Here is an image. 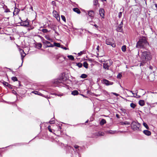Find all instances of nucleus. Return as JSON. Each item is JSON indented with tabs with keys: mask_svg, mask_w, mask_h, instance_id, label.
Returning <instances> with one entry per match:
<instances>
[{
	"mask_svg": "<svg viewBox=\"0 0 157 157\" xmlns=\"http://www.w3.org/2000/svg\"><path fill=\"white\" fill-rule=\"evenodd\" d=\"M102 82L103 84H105L106 86L112 85L113 83V82H110L109 80L105 79H103L102 81Z\"/></svg>",
	"mask_w": 157,
	"mask_h": 157,
	"instance_id": "nucleus-8",
	"label": "nucleus"
},
{
	"mask_svg": "<svg viewBox=\"0 0 157 157\" xmlns=\"http://www.w3.org/2000/svg\"><path fill=\"white\" fill-rule=\"evenodd\" d=\"M116 117L118 118H119L120 117L118 114H116Z\"/></svg>",
	"mask_w": 157,
	"mask_h": 157,
	"instance_id": "nucleus-50",
	"label": "nucleus"
},
{
	"mask_svg": "<svg viewBox=\"0 0 157 157\" xmlns=\"http://www.w3.org/2000/svg\"><path fill=\"white\" fill-rule=\"evenodd\" d=\"M146 61H145V62L142 61V62L140 64V66H141L144 65V64H145V63H146Z\"/></svg>",
	"mask_w": 157,
	"mask_h": 157,
	"instance_id": "nucleus-43",
	"label": "nucleus"
},
{
	"mask_svg": "<svg viewBox=\"0 0 157 157\" xmlns=\"http://www.w3.org/2000/svg\"><path fill=\"white\" fill-rule=\"evenodd\" d=\"M121 50L123 52H125L126 51V46L125 45H123L122 47Z\"/></svg>",
	"mask_w": 157,
	"mask_h": 157,
	"instance_id": "nucleus-31",
	"label": "nucleus"
},
{
	"mask_svg": "<svg viewBox=\"0 0 157 157\" xmlns=\"http://www.w3.org/2000/svg\"><path fill=\"white\" fill-rule=\"evenodd\" d=\"M88 14L89 16L93 18L94 16V12L93 10H89L88 11Z\"/></svg>",
	"mask_w": 157,
	"mask_h": 157,
	"instance_id": "nucleus-12",
	"label": "nucleus"
},
{
	"mask_svg": "<svg viewBox=\"0 0 157 157\" xmlns=\"http://www.w3.org/2000/svg\"><path fill=\"white\" fill-rule=\"evenodd\" d=\"M56 13V11H55V12H53V13L54 14V13Z\"/></svg>",
	"mask_w": 157,
	"mask_h": 157,
	"instance_id": "nucleus-60",
	"label": "nucleus"
},
{
	"mask_svg": "<svg viewBox=\"0 0 157 157\" xmlns=\"http://www.w3.org/2000/svg\"><path fill=\"white\" fill-rule=\"evenodd\" d=\"M14 12H14H14H13V15H14V14H15V13H14Z\"/></svg>",
	"mask_w": 157,
	"mask_h": 157,
	"instance_id": "nucleus-62",
	"label": "nucleus"
},
{
	"mask_svg": "<svg viewBox=\"0 0 157 157\" xmlns=\"http://www.w3.org/2000/svg\"><path fill=\"white\" fill-rule=\"evenodd\" d=\"M58 127V128L59 129H61V126H59Z\"/></svg>",
	"mask_w": 157,
	"mask_h": 157,
	"instance_id": "nucleus-53",
	"label": "nucleus"
},
{
	"mask_svg": "<svg viewBox=\"0 0 157 157\" xmlns=\"http://www.w3.org/2000/svg\"><path fill=\"white\" fill-rule=\"evenodd\" d=\"M44 37L46 39L49 40L51 41H52V39L50 38V36L49 35H45Z\"/></svg>",
	"mask_w": 157,
	"mask_h": 157,
	"instance_id": "nucleus-21",
	"label": "nucleus"
},
{
	"mask_svg": "<svg viewBox=\"0 0 157 157\" xmlns=\"http://www.w3.org/2000/svg\"><path fill=\"white\" fill-rule=\"evenodd\" d=\"M42 31L44 33H47L48 32V30L46 29H43L42 30Z\"/></svg>",
	"mask_w": 157,
	"mask_h": 157,
	"instance_id": "nucleus-38",
	"label": "nucleus"
},
{
	"mask_svg": "<svg viewBox=\"0 0 157 157\" xmlns=\"http://www.w3.org/2000/svg\"><path fill=\"white\" fill-rule=\"evenodd\" d=\"M87 77V75H86L85 74H82L80 76V77L81 78H86Z\"/></svg>",
	"mask_w": 157,
	"mask_h": 157,
	"instance_id": "nucleus-29",
	"label": "nucleus"
},
{
	"mask_svg": "<svg viewBox=\"0 0 157 157\" xmlns=\"http://www.w3.org/2000/svg\"><path fill=\"white\" fill-rule=\"evenodd\" d=\"M153 67H152L151 66H150L149 67V68L150 69H151L152 70V69Z\"/></svg>",
	"mask_w": 157,
	"mask_h": 157,
	"instance_id": "nucleus-54",
	"label": "nucleus"
},
{
	"mask_svg": "<svg viewBox=\"0 0 157 157\" xmlns=\"http://www.w3.org/2000/svg\"><path fill=\"white\" fill-rule=\"evenodd\" d=\"M1 29V28L0 27V30Z\"/></svg>",
	"mask_w": 157,
	"mask_h": 157,
	"instance_id": "nucleus-63",
	"label": "nucleus"
},
{
	"mask_svg": "<svg viewBox=\"0 0 157 157\" xmlns=\"http://www.w3.org/2000/svg\"><path fill=\"white\" fill-rule=\"evenodd\" d=\"M99 46H97V48H96L97 50H98V51L99 50Z\"/></svg>",
	"mask_w": 157,
	"mask_h": 157,
	"instance_id": "nucleus-56",
	"label": "nucleus"
},
{
	"mask_svg": "<svg viewBox=\"0 0 157 157\" xmlns=\"http://www.w3.org/2000/svg\"><path fill=\"white\" fill-rule=\"evenodd\" d=\"M88 120H87V121H86L85 123H87V122H88Z\"/></svg>",
	"mask_w": 157,
	"mask_h": 157,
	"instance_id": "nucleus-59",
	"label": "nucleus"
},
{
	"mask_svg": "<svg viewBox=\"0 0 157 157\" xmlns=\"http://www.w3.org/2000/svg\"><path fill=\"white\" fill-rule=\"evenodd\" d=\"M20 24L22 26H28L29 25V22L28 21L26 20L21 22Z\"/></svg>",
	"mask_w": 157,
	"mask_h": 157,
	"instance_id": "nucleus-11",
	"label": "nucleus"
},
{
	"mask_svg": "<svg viewBox=\"0 0 157 157\" xmlns=\"http://www.w3.org/2000/svg\"><path fill=\"white\" fill-rule=\"evenodd\" d=\"M83 66L86 68H88V64L86 62H85L83 63Z\"/></svg>",
	"mask_w": 157,
	"mask_h": 157,
	"instance_id": "nucleus-30",
	"label": "nucleus"
},
{
	"mask_svg": "<svg viewBox=\"0 0 157 157\" xmlns=\"http://www.w3.org/2000/svg\"><path fill=\"white\" fill-rule=\"evenodd\" d=\"M101 1L102 2L106 1V0H101Z\"/></svg>",
	"mask_w": 157,
	"mask_h": 157,
	"instance_id": "nucleus-58",
	"label": "nucleus"
},
{
	"mask_svg": "<svg viewBox=\"0 0 157 157\" xmlns=\"http://www.w3.org/2000/svg\"><path fill=\"white\" fill-rule=\"evenodd\" d=\"M104 10L102 8H100L99 10V13L101 17L103 18L104 17Z\"/></svg>",
	"mask_w": 157,
	"mask_h": 157,
	"instance_id": "nucleus-10",
	"label": "nucleus"
},
{
	"mask_svg": "<svg viewBox=\"0 0 157 157\" xmlns=\"http://www.w3.org/2000/svg\"><path fill=\"white\" fill-rule=\"evenodd\" d=\"M143 133L146 135L149 136L151 135V132L148 130H144L143 131Z\"/></svg>",
	"mask_w": 157,
	"mask_h": 157,
	"instance_id": "nucleus-16",
	"label": "nucleus"
},
{
	"mask_svg": "<svg viewBox=\"0 0 157 157\" xmlns=\"http://www.w3.org/2000/svg\"><path fill=\"white\" fill-rule=\"evenodd\" d=\"M65 59V58L63 56L61 55L59 56L58 58L59 61V62H62L64 61Z\"/></svg>",
	"mask_w": 157,
	"mask_h": 157,
	"instance_id": "nucleus-14",
	"label": "nucleus"
},
{
	"mask_svg": "<svg viewBox=\"0 0 157 157\" xmlns=\"http://www.w3.org/2000/svg\"><path fill=\"white\" fill-rule=\"evenodd\" d=\"M55 32L56 33L58 34V33L55 31Z\"/></svg>",
	"mask_w": 157,
	"mask_h": 157,
	"instance_id": "nucleus-61",
	"label": "nucleus"
},
{
	"mask_svg": "<svg viewBox=\"0 0 157 157\" xmlns=\"http://www.w3.org/2000/svg\"><path fill=\"white\" fill-rule=\"evenodd\" d=\"M61 17L62 20L65 22H66V20L65 16L63 15H61Z\"/></svg>",
	"mask_w": 157,
	"mask_h": 157,
	"instance_id": "nucleus-36",
	"label": "nucleus"
},
{
	"mask_svg": "<svg viewBox=\"0 0 157 157\" xmlns=\"http://www.w3.org/2000/svg\"><path fill=\"white\" fill-rule=\"evenodd\" d=\"M139 104L140 105L143 106L145 105V102L143 100H140L139 101Z\"/></svg>",
	"mask_w": 157,
	"mask_h": 157,
	"instance_id": "nucleus-19",
	"label": "nucleus"
},
{
	"mask_svg": "<svg viewBox=\"0 0 157 157\" xmlns=\"http://www.w3.org/2000/svg\"><path fill=\"white\" fill-rule=\"evenodd\" d=\"M54 46L58 47H59L60 46V44L59 43H54Z\"/></svg>",
	"mask_w": 157,
	"mask_h": 157,
	"instance_id": "nucleus-40",
	"label": "nucleus"
},
{
	"mask_svg": "<svg viewBox=\"0 0 157 157\" xmlns=\"http://www.w3.org/2000/svg\"><path fill=\"white\" fill-rule=\"evenodd\" d=\"M106 132L107 133L113 134L115 133H117L118 131H113L111 130H110L106 131Z\"/></svg>",
	"mask_w": 157,
	"mask_h": 157,
	"instance_id": "nucleus-15",
	"label": "nucleus"
},
{
	"mask_svg": "<svg viewBox=\"0 0 157 157\" xmlns=\"http://www.w3.org/2000/svg\"><path fill=\"white\" fill-rule=\"evenodd\" d=\"M122 76V74L121 73H119L117 75V77L118 78L120 79Z\"/></svg>",
	"mask_w": 157,
	"mask_h": 157,
	"instance_id": "nucleus-39",
	"label": "nucleus"
},
{
	"mask_svg": "<svg viewBox=\"0 0 157 157\" xmlns=\"http://www.w3.org/2000/svg\"><path fill=\"white\" fill-rule=\"evenodd\" d=\"M32 93H33L36 94H38V95H42L43 96V94L39 93V92H38V91H33L32 92Z\"/></svg>",
	"mask_w": 157,
	"mask_h": 157,
	"instance_id": "nucleus-25",
	"label": "nucleus"
},
{
	"mask_svg": "<svg viewBox=\"0 0 157 157\" xmlns=\"http://www.w3.org/2000/svg\"><path fill=\"white\" fill-rule=\"evenodd\" d=\"M12 79L14 82L17 81V78L16 77H13L12 78Z\"/></svg>",
	"mask_w": 157,
	"mask_h": 157,
	"instance_id": "nucleus-33",
	"label": "nucleus"
},
{
	"mask_svg": "<svg viewBox=\"0 0 157 157\" xmlns=\"http://www.w3.org/2000/svg\"><path fill=\"white\" fill-rule=\"evenodd\" d=\"M55 17L58 20V18H59V19H60V17H59V15L58 14H55Z\"/></svg>",
	"mask_w": 157,
	"mask_h": 157,
	"instance_id": "nucleus-46",
	"label": "nucleus"
},
{
	"mask_svg": "<svg viewBox=\"0 0 157 157\" xmlns=\"http://www.w3.org/2000/svg\"><path fill=\"white\" fill-rule=\"evenodd\" d=\"M130 107L132 108L133 109H134L136 107V105L133 103H132L130 105Z\"/></svg>",
	"mask_w": 157,
	"mask_h": 157,
	"instance_id": "nucleus-32",
	"label": "nucleus"
},
{
	"mask_svg": "<svg viewBox=\"0 0 157 157\" xmlns=\"http://www.w3.org/2000/svg\"><path fill=\"white\" fill-rule=\"evenodd\" d=\"M94 26L95 27V28L98 29V26L96 25H94Z\"/></svg>",
	"mask_w": 157,
	"mask_h": 157,
	"instance_id": "nucleus-51",
	"label": "nucleus"
},
{
	"mask_svg": "<svg viewBox=\"0 0 157 157\" xmlns=\"http://www.w3.org/2000/svg\"><path fill=\"white\" fill-rule=\"evenodd\" d=\"M83 52L81 51V52H80L78 53V56H80L82 54H83Z\"/></svg>",
	"mask_w": 157,
	"mask_h": 157,
	"instance_id": "nucleus-47",
	"label": "nucleus"
},
{
	"mask_svg": "<svg viewBox=\"0 0 157 157\" xmlns=\"http://www.w3.org/2000/svg\"><path fill=\"white\" fill-rule=\"evenodd\" d=\"M155 7L157 9V4L155 3Z\"/></svg>",
	"mask_w": 157,
	"mask_h": 157,
	"instance_id": "nucleus-55",
	"label": "nucleus"
},
{
	"mask_svg": "<svg viewBox=\"0 0 157 157\" xmlns=\"http://www.w3.org/2000/svg\"><path fill=\"white\" fill-rule=\"evenodd\" d=\"M122 12H120L118 14V17L119 18H120L122 15Z\"/></svg>",
	"mask_w": 157,
	"mask_h": 157,
	"instance_id": "nucleus-41",
	"label": "nucleus"
},
{
	"mask_svg": "<svg viewBox=\"0 0 157 157\" xmlns=\"http://www.w3.org/2000/svg\"><path fill=\"white\" fill-rule=\"evenodd\" d=\"M73 10L78 14H80L81 13V11L80 10L77 8H74L73 9Z\"/></svg>",
	"mask_w": 157,
	"mask_h": 157,
	"instance_id": "nucleus-17",
	"label": "nucleus"
},
{
	"mask_svg": "<svg viewBox=\"0 0 157 157\" xmlns=\"http://www.w3.org/2000/svg\"><path fill=\"white\" fill-rule=\"evenodd\" d=\"M42 46L41 43H38L36 44V47L38 48H40Z\"/></svg>",
	"mask_w": 157,
	"mask_h": 157,
	"instance_id": "nucleus-28",
	"label": "nucleus"
},
{
	"mask_svg": "<svg viewBox=\"0 0 157 157\" xmlns=\"http://www.w3.org/2000/svg\"><path fill=\"white\" fill-rule=\"evenodd\" d=\"M67 56L70 60H73L74 59V58L72 55H68Z\"/></svg>",
	"mask_w": 157,
	"mask_h": 157,
	"instance_id": "nucleus-27",
	"label": "nucleus"
},
{
	"mask_svg": "<svg viewBox=\"0 0 157 157\" xmlns=\"http://www.w3.org/2000/svg\"><path fill=\"white\" fill-rule=\"evenodd\" d=\"M101 61L102 62H105V63H103V68L105 70H109L110 67L113 63V62L112 61L109 60L105 61V59H103Z\"/></svg>",
	"mask_w": 157,
	"mask_h": 157,
	"instance_id": "nucleus-4",
	"label": "nucleus"
},
{
	"mask_svg": "<svg viewBox=\"0 0 157 157\" xmlns=\"http://www.w3.org/2000/svg\"><path fill=\"white\" fill-rule=\"evenodd\" d=\"M3 84L6 86L8 87L9 88H10L11 86V85L9 84L8 82H6L4 81L3 82Z\"/></svg>",
	"mask_w": 157,
	"mask_h": 157,
	"instance_id": "nucleus-22",
	"label": "nucleus"
},
{
	"mask_svg": "<svg viewBox=\"0 0 157 157\" xmlns=\"http://www.w3.org/2000/svg\"><path fill=\"white\" fill-rule=\"evenodd\" d=\"M112 94L116 96H118L119 95V94H118L115 93H113Z\"/></svg>",
	"mask_w": 157,
	"mask_h": 157,
	"instance_id": "nucleus-49",
	"label": "nucleus"
},
{
	"mask_svg": "<svg viewBox=\"0 0 157 157\" xmlns=\"http://www.w3.org/2000/svg\"><path fill=\"white\" fill-rule=\"evenodd\" d=\"M74 147L75 148L77 149L79 147L78 145H75L74 146Z\"/></svg>",
	"mask_w": 157,
	"mask_h": 157,
	"instance_id": "nucleus-48",
	"label": "nucleus"
},
{
	"mask_svg": "<svg viewBox=\"0 0 157 157\" xmlns=\"http://www.w3.org/2000/svg\"><path fill=\"white\" fill-rule=\"evenodd\" d=\"M127 90L128 91H129V92L132 93V94L134 95L133 96V97H136V96H137V94L138 93V91L137 90H135L133 91L129 90Z\"/></svg>",
	"mask_w": 157,
	"mask_h": 157,
	"instance_id": "nucleus-13",
	"label": "nucleus"
},
{
	"mask_svg": "<svg viewBox=\"0 0 157 157\" xmlns=\"http://www.w3.org/2000/svg\"><path fill=\"white\" fill-rule=\"evenodd\" d=\"M48 130L50 132H52V131L51 128V126L50 125H49L48 126Z\"/></svg>",
	"mask_w": 157,
	"mask_h": 157,
	"instance_id": "nucleus-44",
	"label": "nucleus"
},
{
	"mask_svg": "<svg viewBox=\"0 0 157 157\" xmlns=\"http://www.w3.org/2000/svg\"><path fill=\"white\" fill-rule=\"evenodd\" d=\"M113 39L112 38L107 39L106 40L105 43L108 45H111L112 47H115L116 44L113 43Z\"/></svg>",
	"mask_w": 157,
	"mask_h": 157,
	"instance_id": "nucleus-5",
	"label": "nucleus"
},
{
	"mask_svg": "<svg viewBox=\"0 0 157 157\" xmlns=\"http://www.w3.org/2000/svg\"><path fill=\"white\" fill-rule=\"evenodd\" d=\"M123 25V21H122L121 23L119 24V25L118 26L116 30L117 31L119 32H120L121 33L123 32V29H122Z\"/></svg>",
	"mask_w": 157,
	"mask_h": 157,
	"instance_id": "nucleus-7",
	"label": "nucleus"
},
{
	"mask_svg": "<svg viewBox=\"0 0 157 157\" xmlns=\"http://www.w3.org/2000/svg\"><path fill=\"white\" fill-rule=\"evenodd\" d=\"M140 124L137 121H133L131 124V128L134 131L140 130Z\"/></svg>",
	"mask_w": 157,
	"mask_h": 157,
	"instance_id": "nucleus-3",
	"label": "nucleus"
},
{
	"mask_svg": "<svg viewBox=\"0 0 157 157\" xmlns=\"http://www.w3.org/2000/svg\"><path fill=\"white\" fill-rule=\"evenodd\" d=\"M77 65L79 68H81L82 67V63H77Z\"/></svg>",
	"mask_w": 157,
	"mask_h": 157,
	"instance_id": "nucleus-35",
	"label": "nucleus"
},
{
	"mask_svg": "<svg viewBox=\"0 0 157 157\" xmlns=\"http://www.w3.org/2000/svg\"><path fill=\"white\" fill-rule=\"evenodd\" d=\"M120 123L122 125H128L131 124L130 123L127 121H125L124 122H121Z\"/></svg>",
	"mask_w": 157,
	"mask_h": 157,
	"instance_id": "nucleus-18",
	"label": "nucleus"
},
{
	"mask_svg": "<svg viewBox=\"0 0 157 157\" xmlns=\"http://www.w3.org/2000/svg\"><path fill=\"white\" fill-rule=\"evenodd\" d=\"M67 79L64 77H62L57 80V82L59 83H63L64 84H65V82L66 81Z\"/></svg>",
	"mask_w": 157,
	"mask_h": 157,
	"instance_id": "nucleus-9",
	"label": "nucleus"
},
{
	"mask_svg": "<svg viewBox=\"0 0 157 157\" xmlns=\"http://www.w3.org/2000/svg\"><path fill=\"white\" fill-rule=\"evenodd\" d=\"M152 58L151 52L148 51L142 52L141 55V59L142 61H147L150 60Z\"/></svg>",
	"mask_w": 157,
	"mask_h": 157,
	"instance_id": "nucleus-2",
	"label": "nucleus"
},
{
	"mask_svg": "<svg viewBox=\"0 0 157 157\" xmlns=\"http://www.w3.org/2000/svg\"><path fill=\"white\" fill-rule=\"evenodd\" d=\"M21 51H22V52H23V53L25 55H23L22 53V52L21 53V59H22V63H21V66L22 65V63L23 62V58L25 56V53H24V51L23 50H21Z\"/></svg>",
	"mask_w": 157,
	"mask_h": 157,
	"instance_id": "nucleus-26",
	"label": "nucleus"
},
{
	"mask_svg": "<svg viewBox=\"0 0 157 157\" xmlns=\"http://www.w3.org/2000/svg\"><path fill=\"white\" fill-rule=\"evenodd\" d=\"M106 123V121L104 119H102L100 122V124L101 125H103Z\"/></svg>",
	"mask_w": 157,
	"mask_h": 157,
	"instance_id": "nucleus-20",
	"label": "nucleus"
},
{
	"mask_svg": "<svg viewBox=\"0 0 157 157\" xmlns=\"http://www.w3.org/2000/svg\"><path fill=\"white\" fill-rule=\"evenodd\" d=\"M149 45L147 39L145 36L141 37L136 43V47L137 48H144L145 46Z\"/></svg>",
	"mask_w": 157,
	"mask_h": 157,
	"instance_id": "nucleus-1",
	"label": "nucleus"
},
{
	"mask_svg": "<svg viewBox=\"0 0 157 157\" xmlns=\"http://www.w3.org/2000/svg\"><path fill=\"white\" fill-rule=\"evenodd\" d=\"M93 3L94 5L95 6L99 4L98 0H93Z\"/></svg>",
	"mask_w": 157,
	"mask_h": 157,
	"instance_id": "nucleus-23",
	"label": "nucleus"
},
{
	"mask_svg": "<svg viewBox=\"0 0 157 157\" xmlns=\"http://www.w3.org/2000/svg\"><path fill=\"white\" fill-rule=\"evenodd\" d=\"M30 9L32 10H33V7L32 6H31V7H30Z\"/></svg>",
	"mask_w": 157,
	"mask_h": 157,
	"instance_id": "nucleus-57",
	"label": "nucleus"
},
{
	"mask_svg": "<svg viewBox=\"0 0 157 157\" xmlns=\"http://www.w3.org/2000/svg\"><path fill=\"white\" fill-rule=\"evenodd\" d=\"M143 125L147 129H149V127L147 124L145 123H144Z\"/></svg>",
	"mask_w": 157,
	"mask_h": 157,
	"instance_id": "nucleus-37",
	"label": "nucleus"
},
{
	"mask_svg": "<svg viewBox=\"0 0 157 157\" xmlns=\"http://www.w3.org/2000/svg\"><path fill=\"white\" fill-rule=\"evenodd\" d=\"M63 48L65 50H66L68 49V48H67L66 47H64V48Z\"/></svg>",
	"mask_w": 157,
	"mask_h": 157,
	"instance_id": "nucleus-52",
	"label": "nucleus"
},
{
	"mask_svg": "<svg viewBox=\"0 0 157 157\" xmlns=\"http://www.w3.org/2000/svg\"><path fill=\"white\" fill-rule=\"evenodd\" d=\"M96 96H98V95H96Z\"/></svg>",
	"mask_w": 157,
	"mask_h": 157,
	"instance_id": "nucleus-64",
	"label": "nucleus"
},
{
	"mask_svg": "<svg viewBox=\"0 0 157 157\" xmlns=\"http://www.w3.org/2000/svg\"><path fill=\"white\" fill-rule=\"evenodd\" d=\"M43 43L46 48L49 47H53L54 46V45L51 44L50 42L45 40H43Z\"/></svg>",
	"mask_w": 157,
	"mask_h": 157,
	"instance_id": "nucleus-6",
	"label": "nucleus"
},
{
	"mask_svg": "<svg viewBox=\"0 0 157 157\" xmlns=\"http://www.w3.org/2000/svg\"><path fill=\"white\" fill-rule=\"evenodd\" d=\"M78 92L76 90H74L72 92L71 94L74 95H77L78 94Z\"/></svg>",
	"mask_w": 157,
	"mask_h": 157,
	"instance_id": "nucleus-24",
	"label": "nucleus"
},
{
	"mask_svg": "<svg viewBox=\"0 0 157 157\" xmlns=\"http://www.w3.org/2000/svg\"><path fill=\"white\" fill-rule=\"evenodd\" d=\"M104 134L103 132H99L98 133L97 135L99 136H103Z\"/></svg>",
	"mask_w": 157,
	"mask_h": 157,
	"instance_id": "nucleus-34",
	"label": "nucleus"
},
{
	"mask_svg": "<svg viewBox=\"0 0 157 157\" xmlns=\"http://www.w3.org/2000/svg\"><path fill=\"white\" fill-rule=\"evenodd\" d=\"M54 123L55 121L54 120H51L49 121V123L51 124H54Z\"/></svg>",
	"mask_w": 157,
	"mask_h": 157,
	"instance_id": "nucleus-45",
	"label": "nucleus"
},
{
	"mask_svg": "<svg viewBox=\"0 0 157 157\" xmlns=\"http://www.w3.org/2000/svg\"><path fill=\"white\" fill-rule=\"evenodd\" d=\"M4 12L5 13L9 12H10V11L8 8H6Z\"/></svg>",
	"mask_w": 157,
	"mask_h": 157,
	"instance_id": "nucleus-42",
	"label": "nucleus"
}]
</instances>
